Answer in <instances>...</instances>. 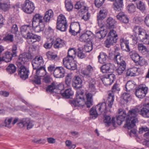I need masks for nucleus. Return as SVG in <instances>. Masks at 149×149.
<instances>
[{"label":"nucleus","instance_id":"obj_1","mask_svg":"<svg viewBox=\"0 0 149 149\" xmlns=\"http://www.w3.org/2000/svg\"><path fill=\"white\" fill-rule=\"evenodd\" d=\"M140 110L137 108L130 110L127 114L125 111L122 109L118 110L119 115L117 117V122L119 125H121L125 118H126L125 127L129 130L131 129L130 132V135L132 134H135L137 132L136 130L133 128L135 126V123L138 122L137 116Z\"/></svg>","mask_w":149,"mask_h":149},{"label":"nucleus","instance_id":"obj_2","mask_svg":"<svg viewBox=\"0 0 149 149\" xmlns=\"http://www.w3.org/2000/svg\"><path fill=\"white\" fill-rule=\"evenodd\" d=\"M133 31L136 36L138 35L137 38L140 41L149 45V35L147 34L144 29L139 26H136L134 28Z\"/></svg>","mask_w":149,"mask_h":149},{"label":"nucleus","instance_id":"obj_3","mask_svg":"<svg viewBox=\"0 0 149 149\" xmlns=\"http://www.w3.org/2000/svg\"><path fill=\"white\" fill-rule=\"evenodd\" d=\"M33 72L35 73L33 82L39 85L41 84V77L47 73L45 67L42 66L37 68H33Z\"/></svg>","mask_w":149,"mask_h":149},{"label":"nucleus","instance_id":"obj_4","mask_svg":"<svg viewBox=\"0 0 149 149\" xmlns=\"http://www.w3.org/2000/svg\"><path fill=\"white\" fill-rule=\"evenodd\" d=\"M76 99L72 101V103L74 106L83 108L86 104L85 102L84 93L81 91H77L76 93Z\"/></svg>","mask_w":149,"mask_h":149},{"label":"nucleus","instance_id":"obj_5","mask_svg":"<svg viewBox=\"0 0 149 149\" xmlns=\"http://www.w3.org/2000/svg\"><path fill=\"white\" fill-rule=\"evenodd\" d=\"M68 27L67 20L65 16L60 14L58 17L56 22L57 29L62 31H66Z\"/></svg>","mask_w":149,"mask_h":149},{"label":"nucleus","instance_id":"obj_6","mask_svg":"<svg viewBox=\"0 0 149 149\" xmlns=\"http://www.w3.org/2000/svg\"><path fill=\"white\" fill-rule=\"evenodd\" d=\"M53 33V30L51 28H49L47 31L46 32V34L48 36L47 38V40L44 44L43 46L46 49L51 48L53 45V42L55 40V37L52 35Z\"/></svg>","mask_w":149,"mask_h":149},{"label":"nucleus","instance_id":"obj_7","mask_svg":"<svg viewBox=\"0 0 149 149\" xmlns=\"http://www.w3.org/2000/svg\"><path fill=\"white\" fill-rule=\"evenodd\" d=\"M120 90V88L118 86V85L117 84H115L112 87V92L109 93L108 96L107 100V103L110 108L112 107L114 100V95L113 92H115L116 91H118Z\"/></svg>","mask_w":149,"mask_h":149},{"label":"nucleus","instance_id":"obj_8","mask_svg":"<svg viewBox=\"0 0 149 149\" xmlns=\"http://www.w3.org/2000/svg\"><path fill=\"white\" fill-rule=\"evenodd\" d=\"M66 57L63 60V63L64 66L71 70H74L77 68V64L74 59Z\"/></svg>","mask_w":149,"mask_h":149},{"label":"nucleus","instance_id":"obj_9","mask_svg":"<svg viewBox=\"0 0 149 149\" xmlns=\"http://www.w3.org/2000/svg\"><path fill=\"white\" fill-rule=\"evenodd\" d=\"M22 9L24 12L29 14L31 13L35 9L34 3L29 0H26L22 5Z\"/></svg>","mask_w":149,"mask_h":149},{"label":"nucleus","instance_id":"obj_10","mask_svg":"<svg viewBox=\"0 0 149 149\" xmlns=\"http://www.w3.org/2000/svg\"><path fill=\"white\" fill-rule=\"evenodd\" d=\"M17 125L21 128L26 127L27 129L29 130L33 126V122L29 118H23L19 121Z\"/></svg>","mask_w":149,"mask_h":149},{"label":"nucleus","instance_id":"obj_11","mask_svg":"<svg viewBox=\"0 0 149 149\" xmlns=\"http://www.w3.org/2000/svg\"><path fill=\"white\" fill-rule=\"evenodd\" d=\"M19 68L18 69V74L20 77L24 80L27 78L28 77L29 70L23 65L17 64Z\"/></svg>","mask_w":149,"mask_h":149},{"label":"nucleus","instance_id":"obj_12","mask_svg":"<svg viewBox=\"0 0 149 149\" xmlns=\"http://www.w3.org/2000/svg\"><path fill=\"white\" fill-rule=\"evenodd\" d=\"M148 88L143 87L142 86H139L136 89L135 94L138 97L142 98L146 95L147 92Z\"/></svg>","mask_w":149,"mask_h":149},{"label":"nucleus","instance_id":"obj_13","mask_svg":"<svg viewBox=\"0 0 149 149\" xmlns=\"http://www.w3.org/2000/svg\"><path fill=\"white\" fill-rule=\"evenodd\" d=\"M107 10L106 9L100 10L97 16V21L99 26L100 28L103 27V25L101 23V21L104 19L106 17Z\"/></svg>","mask_w":149,"mask_h":149},{"label":"nucleus","instance_id":"obj_14","mask_svg":"<svg viewBox=\"0 0 149 149\" xmlns=\"http://www.w3.org/2000/svg\"><path fill=\"white\" fill-rule=\"evenodd\" d=\"M31 58V55L28 53H24L19 55L17 64L23 65L25 62L28 61Z\"/></svg>","mask_w":149,"mask_h":149},{"label":"nucleus","instance_id":"obj_15","mask_svg":"<svg viewBox=\"0 0 149 149\" xmlns=\"http://www.w3.org/2000/svg\"><path fill=\"white\" fill-rule=\"evenodd\" d=\"M80 25L78 22H75L70 25V32L73 35H76L80 32Z\"/></svg>","mask_w":149,"mask_h":149},{"label":"nucleus","instance_id":"obj_16","mask_svg":"<svg viewBox=\"0 0 149 149\" xmlns=\"http://www.w3.org/2000/svg\"><path fill=\"white\" fill-rule=\"evenodd\" d=\"M114 65L111 63H107L102 66L100 68L101 71L103 73H112L114 71Z\"/></svg>","mask_w":149,"mask_h":149},{"label":"nucleus","instance_id":"obj_17","mask_svg":"<svg viewBox=\"0 0 149 149\" xmlns=\"http://www.w3.org/2000/svg\"><path fill=\"white\" fill-rule=\"evenodd\" d=\"M115 79V76L114 74L111 73L108 74L107 76L103 78L102 81L104 85L106 86L111 85Z\"/></svg>","mask_w":149,"mask_h":149},{"label":"nucleus","instance_id":"obj_18","mask_svg":"<svg viewBox=\"0 0 149 149\" xmlns=\"http://www.w3.org/2000/svg\"><path fill=\"white\" fill-rule=\"evenodd\" d=\"M94 72L93 68L90 65H88L85 69L82 70L81 73L84 77L87 78L91 77Z\"/></svg>","mask_w":149,"mask_h":149},{"label":"nucleus","instance_id":"obj_19","mask_svg":"<svg viewBox=\"0 0 149 149\" xmlns=\"http://www.w3.org/2000/svg\"><path fill=\"white\" fill-rule=\"evenodd\" d=\"M44 62L43 58L41 56H37L32 61L33 68H37L43 66Z\"/></svg>","mask_w":149,"mask_h":149},{"label":"nucleus","instance_id":"obj_20","mask_svg":"<svg viewBox=\"0 0 149 149\" xmlns=\"http://www.w3.org/2000/svg\"><path fill=\"white\" fill-rule=\"evenodd\" d=\"M65 71L64 68L62 67H56L53 73L55 77L56 78H61L64 77Z\"/></svg>","mask_w":149,"mask_h":149},{"label":"nucleus","instance_id":"obj_21","mask_svg":"<svg viewBox=\"0 0 149 149\" xmlns=\"http://www.w3.org/2000/svg\"><path fill=\"white\" fill-rule=\"evenodd\" d=\"M136 108L140 110L138 114L139 113L143 117L149 118V103L144 104L143 107L141 110Z\"/></svg>","mask_w":149,"mask_h":149},{"label":"nucleus","instance_id":"obj_22","mask_svg":"<svg viewBox=\"0 0 149 149\" xmlns=\"http://www.w3.org/2000/svg\"><path fill=\"white\" fill-rule=\"evenodd\" d=\"M97 112L100 114L104 115L107 111L106 109V104L105 102L99 103L95 107Z\"/></svg>","mask_w":149,"mask_h":149},{"label":"nucleus","instance_id":"obj_23","mask_svg":"<svg viewBox=\"0 0 149 149\" xmlns=\"http://www.w3.org/2000/svg\"><path fill=\"white\" fill-rule=\"evenodd\" d=\"M92 33L91 31H87L80 36L79 40L82 42H88L90 40V37Z\"/></svg>","mask_w":149,"mask_h":149},{"label":"nucleus","instance_id":"obj_24","mask_svg":"<svg viewBox=\"0 0 149 149\" xmlns=\"http://www.w3.org/2000/svg\"><path fill=\"white\" fill-rule=\"evenodd\" d=\"M120 41L121 49L127 52H130V49L128 41L126 40L123 38H121Z\"/></svg>","mask_w":149,"mask_h":149},{"label":"nucleus","instance_id":"obj_25","mask_svg":"<svg viewBox=\"0 0 149 149\" xmlns=\"http://www.w3.org/2000/svg\"><path fill=\"white\" fill-rule=\"evenodd\" d=\"M23 37L28 39L35 40L36 41L38 42L40 41L41 40V37L40 36L34 34L32 33H31L30 31H28V32H27V33L25 35V36H24Z\"/></svg>","mask_w":149,"mask_h":149},{"label":"nucleus","instance_id":"obj_26","mask_svg":"<svg viewBox=\"0 0 149 149\" xmlns=\"http://www.w3.org/2000/svg\"><path fill=\"white\" fill-rule=\"evenodd\" d=\"M82 84V80L79 76L74 77L72 85L74 88L78 89L81 87Z\"/></svg>","mask_w":149,"mask_h":149},{"label":"nucleus","instance_id":"obj_27","mask_svg":"<svg viewBox=\"0 0 149 149\" xmlns=\"http://www.w3.org/2000/svg\"><path fill=\"white\" fill-rule=\"evenodd\" d=\"M44 22L43 21L42 17L39 14H36L33 17L32 22V26H36V24L44 23Z\"/></svg>","mask_w":149,"mask_h":149},{"label":"nucleus","instance_id":"obj_28","mask_svg":"<svg viewBox=\"0 0 149 149\" xmlns=\"http://www.w3.org/2000/svg\"><path fill=\"white\" fill-rule=\"evenodd\" d=\"M46 91L47 92L51 93L55 92L56 93H58L61 92V91L58 89L57 86L54 83H52L47 87Z\"/></svg>","mask_w":149,"mask_h":149},{"label":"nucleus","instance_id":"obj_29","mask_svg":"<svg viewBox=\"0 0 149 149\" xmlns=\"http://www.w3.org/2000/svg\"><path fill=\"white\" fill-rule=\"evenodd\" d=\"M116 17L117 19L123 23H127L129 22L128 18L123 12H120L118 13Z\"/></svg>","mask_w":149,"mask_h":149},{"label":"nucleus","instance_id":"obj_30","mask_svg":"<svg viewBox=\"0 0 149 149\" xmlns=\"http://www.w3.org/2000/svg\"><path fill=\"white\" fill-rule=\"evenodd\" d=\"M129 55L130 58L136 63H137L141 57L135 50L130 51L129 53Z\"/></svg>","mask_w":149,"mask_h":149},{"label":"nucleus","instance_id":"obj_31","mask_svg":"<svg viewBox=\"0 0 149 149\" xmlns=\"http://www.w3.org/2000/svg\"><path fill=\"white\" fill-rule=\"evenodd\" d=\"M54 15V13L52 10H49L47 11L45 13V15L43 17L44 21L45 22H49L50 19Z\"/></svg>","mask_w":149,"mask_h":149},{"label":"nucleus","instance_id":"obj_32","mask_svg":"<svg viewBox=\"0 0 149 149\" xmlns=\"http://www.w3.org/2000/svg\"><path fill=\"white\" fill-rule=\"evenodd\" d=\"M15 57V56H13L12 53L9 52H7L3 55L1 59V61L8 62H10L12 59L13 57Z\"/></svg>","mask_w":149,"mask_h":149},{"label":"nucleus","instance_id":"obj_33","mask_svg":"<svg viewBox=\"0 0 149 149\" xmlns=\"http://www.w3.org/2000/svg\"><path fill=\"white\" fill-rule=\"evenodd\" d=\"M55 48L58 49L62 47L64 45V41L61 39L57 38L53 42Z\"/></svg>","mask_w":149,"mask_h":149},{"label":"nucleus","instance_id":"obj_34","mask_svg":"<svg viewBox=\"0 0 149 149\" xmlns=\"http://www.w3.org/2000/svg\"><path fill=\"white\" fill-rule=\"evenodd\" d=\"M139 70V69L137 68L136 67L130 68L127 70L126 72V76H135L137 74L138 71Z\"/></svg>","mask_w":149,"mask_h":149},{"label":"nucleus","instance_id":"obj_35","mask_svg":"<svg viewBox=\"0 0 149 149\" xmlns=\"http://www.w3.org/2000/svg\"><path fill=\"white\" fill-rule=\"evenodd\" d=\"M104 117V122L106 124V126H109L111 124H114L115 123V118H112L111 119L110 116H106L104 114L103 115Z\"/></svg>","mask_w":149,"mask_h":149},{"label":"nucleus","instance_id":"obj_36","mask_svg":"<svg viewBox=\"0 0 149 149\" xmlns=\"http://www.w3.org/2000/svg\"><path fill=\"white\" fill-rule=\"evenodd\" d=\"M86 102V104L87 107L89 108L92 105V96L93 95L90 93H86L85 94Z\"/></svg>","mask_w":149,"mask_h":149},{"label":"nucleus","instance_id":"obj_37","mask_svg":"<svg viewBox=\"0 0 149 149\" xmlns=\"http://www.w3.org/2000/svg\"><path fill=\"white\" fill-rule=\"evenodd\" d=\"M117 41V39L113 38L110 36H108L105 42L106 46L107 47H109L111 45H112L114 43Z\"/></svg>","mask_w":149,"mask_h":149},{"label":"nucleus","instance_id":"obj_38","mask_svg":"<svg viewBox=\"0 0 149 149\" xmlns=\"http://www.w3.org/2000/svg\"><path fill=\"white\" fill-rule=\"evenodd\" d=\"M88 79V82L89 83V89L91 91L94 92L95 90V82L94 79L91 77L89 78H87Z\"/></svg>","mask_w":149,"mask_h":149},{"label":"nucleus","instance_id":"obj_39","mask_svg":"<svg viewBox=\"0 0 149 149\" xmlns=\"http://www.w3.org/2000/svg\"><path fill=\"white\" fill-rule=\"evenodd\" d=\"M61 95L63 97L68 98L72 96L73 94V92L70 88H68L66 89L62 93L60 92Z\"/></svg>","mask_w":149,"mask_h":149},{"label":"nucleus","instance_id":"obj_40","mask_svg":"<svg viewBox=\"0 0 149 149\" xmlns=\"http://www.w3.org/2000/svg\"><path fill=\"white\" fill-rule=\"evenodd\" d=\"M123 62V63L118 64V67L116 69L117 72L119 75L122 74L125 69L126 63L125 62Z\"/></svg>","mask_w":149,"mask_h":149},{"label":"nucleus","instance_id":"obj_41","mask_svg":"<svg viewBox=\"0 0 149 149\" xmlns=\"http://www.w3.org/2000/svg\"><path fill=\"white\" fill-rule=\"evenodd\" d=\"M116 21L111 17H109L107 19V25L109 28L114 29L115 28Z\"/></svg>","mask_w":149,"mask_h":149},{"label":"nucleus","instance_id":"obj_42","mask_svg":"<svg viewBox=\"0 0 149 149\" xmlns=\"http://www.w3.org/2000/svg\"><path fill=\"white\" fill-rule=\"evenodd\" d=\"M138 49L139 51L143 55L146 54L148 50L146 47L142 43H138Z\"/></svg>","mask_w":149,"mask_h":149},{"label":"nucleus","instance_id":"obj_43","mask_svg":"<svg viewBox=\"0 0 149 149\" xmlns=\"http://www.w3.org/2000/svg\"><path fill=\"white\" fill-rule=\"evenodd\" d=\"M45 25L44 23H40L36 24V26H32L34 27V30L36 32L39 33L43 31Z\"/></svg>","mask_w":149,"mask_h":149},{"label":"nucleus","instance_id":"obj_44","mask_svg":"<svg viewBox=\"0 0 149 149\" xmlns=\"http://www.w3.org/2000/svg\"><path fill=\"white\" fill-rule=\"evenodd\" d=\"M31 29V27L29 25H25L22 26L20 28L21 33L23 37L28 32L30 31Z\"/></svg>","mask_w":149,"mask_h":149},{"label":"nucleus","instance_id":"obj_45","mask_svg":"<svg viewBox=\"0 0 149 149\" xmlns=\"http://www.w3.org/2000/svg\"><path fill=\"white\" fill-rule=\"evenodd\" d=\"M98 58L99 62L103 64L106 62L108 56L105 53L102 52L100 54Z\"/></svg>","mask_w":149,"mask_h":149},{"label":"nucleus","instance_id":"obj_46","mask_svg":"<svg viewBox=\"0 0 149 149\" xmlns=\"http://www.w3.org/2000/svg\"><path fill=\"white\" fill-rule=\"evenodd\" d=\"M98 113L95 107L92 108L90 111V118L95 119L97 117Z\"/></svg>","mask_w":149,"mask_h":149},{"label":"nucleus","instance_id":"obj_47","mask_svg":"<svg viewBox=\"0 0 149 149\" xmlns=\"http://www.w3.org/2000/svg\"><path fill=\"white\" fill-rule=\"evenodd\" d=\"M76 54V51L74 48L69 49L68 50V55L66 57L74 59Z\"/></svg>","mask_w":149,"mask_h":149},{"label":"nucleus","instance_id":"obj_48","mask_svg":"<svg viewBox=\"0 0 149 149\" xmlns=\"http://www.w3.org/2000/svg\"><path fill=\"white\" fill-rule=\"evenodd\" d=\"M12 117H6L4 120L5 126L8 128H10L12 127Z\"/></svg>","mask_w":149,"mask_h":149},{"label":"nucleus","instance_id":"obj_49","mask_svg":"<svg viewBox=\"0 0 149 149\" xmlns=\"http://www.w3.org/2000/svg\"><path fill=\"white\" fill-rule=\"evenodd\" d=\"M6 70L9 73L11 74L15 72L16 68L14 64H10L7 67Z\"/></svg>","mask_w":149,"mask_h":149},{"label":"nucleus","instance_id":"obj_50","mask_svg":"<svg viewBox=\"0 0 149 149\" xmlns=\"http://www.w3.org/2000/svg\"><path fill=\"white\" fill-rule=\"evenodd\" d=\"M46 55L47 58L50 60L56 61L58 59L57 55L54 54L51 51L48 52L46 53Z\"/></svg>","mask_w":149,"mask_h":149},{"label":"nucleus","instance_id":"obj_51","mask_svg":"<svg viewBox=\"0 0 149 149\" xmlns=\"http://www.w3.org/2000/svg\"><path fill=\"white\" fill-rule=\"evenodd\" d=\"M113 8L116 11H119L121 10L123 5V2H115L113 4Z\"/></svg>","mask_w":149,"mask_h":149},{"label":"nucleus","instance_id":"obj_52","mask_svg":"<svg viewBox=\"0 0 149 149\" xmlns=\"http://www.w3.org/2000/svg\"><path fill=\"white\" fill-rule=\"evenodd\" d=\"M96 37L97 39L101 40L105 37L106 33L104 30L100 31L96 33Z\"/></svg>","mask_w":149,"mask_h":149},{"label":"nucleus","instance_id":"obj_53","mask_svg":"<svg viewBox=\"0 0 149 149\" xmlns=\"http://www.w3.org/2000/svg\"><path fill=\"white\" fill-rule=\"evenodd\" d=\"M134 85L131 81H129L126 84L125 86L126 91H130L134 88Z\"/></svg>","mask_w":149,"mask_h":149},{"label":"nucleus","instance_id":"obj_54","mask_svg":"<svg viewBox=\"0 0 149 149\" xmlns=\"http://www.w3.org/2000/svg\"><path fill=\"white\" fill-rule=\"evenodd\" d=\"M65 3V7L67 10L69 11H71L73 8V6L71 0H66Z\"/></svg>","mask_w":149,"mask_h":149},{"label":"nucleus","instance_id":"obj_55","mask_svg":"<svg viewBox=\"0 0 149 149\" xmlns=\"http://www.w3.org/2000/svg\"><path fill=\"white\" fill-rule=\"evenodd\" d=\"M137 8L142 11H144L146 9V6L144 3L141 1H139L136 3Z\"/></svg>","mask_w":149,"mask_h":149},{"label":"nucleus","instance_id":"obj_56","mask_svg":"<svg viewBox=\"0 0 149 149\" xmlns=\"http://www.w3.org/2000/svg\"><path fill=\"white\" fill-rule=\"evenodd\" d=\"M82 3H81L79 2H77L74 5V8L78 10L81 8L82 9L87 10H88V8L85 6H82Z\"/></svg>","mask_w":149,"mask_h":149},{"label":"nucleus","instance_id":"obj_57","mask_svg":"<svg viewBox=\"0 0 149 149\" xmlns=\"http://www.w3.org/2000/svg\"><path fill=\"white\" fill-rule=\"evenodd\" d=\"M13 36L9 34H6L5 36L3 38V40L6 41L12 42L13 41Z\"/></svg>","mask_w":149,"mask_h":149},{"label":"nucleus","instance_id":"obj_58","mask_svg":"<svg viewBox=\"0 0 149 149\" xmlns=\"http://www.w3.org/2000/svg\"><path fill=\"white\" fill-rule=\"evenodd\" d=\"M114 59L115 61H116L118 64H121L123 63V62H125L122 59V58L120 55V54L117 53L115 55Z\"/></svg>","mask_w":149,"mask_h":149},{"label":"nucleus","instance_id":"obj_59","mask_svg":"<svg viewBox=\"0 0 149 149\" xmlns=\"http://www.w3.org/2000/svg\"><path fill=\"white\" fill-rule=\"evenodd\" d=\"M127 9L129 13H133L135 11L136 7L134 4L130 3L127 7Z\"/></svg>","mask_w":149,"mask_h":149},{"label":"nucleus","instance_id":"obj_60","mask_svg":"<svg viewBox=\"0 0 149 149\" xmlns=\"http://www.w3.org/2000/svg\"><path fill=\"white\" fill-rule=\"evenodd\" d=\"M108 36H110L111 37H113V38L117 39L116 38L118 36L116 31L114 29H112L110 30L109 34Z\"/></svg>","mask_w":149,"mask_h":149},{"label":"nucleus","instance_id":"obj_61","mask_svg":"<svg viewBox=\"0 0 149 149\" xmlns=\"http://www.w3.org/2000/svg\"><path fill=\"white\" fill-rule=\"evenodd\" d=\"M72 78V76L71 74H68L65 77V82L66 84L68 86H70L71 84V82Z\"/></svg>","mask_w":149,"mask_h":149},{"label":"nucleus","instance_id":"obj_62","mask_svg":"<svg viewBox=\"0 0 149 149\" xmlns=\"http://www.w3.org/2000/svg\"><path fill=\"white\" fill-rule=\"evenodd\" d=\"M44 75V77L43 79V81L46 83H49L51 81L52 78L49 75H47L46 74Z\"/></svg>","mask_w":149,"mask_h":149},{"label":"nucleus","instance_id":"obj_63","mask_svg":"<svg viewBox=\"0 0 149 149\" xmlns=\"http://www.w3.org/2000/svg\"><path fill=\"white\" fill-rule=\"evenodd\" d=\"M140 58L139 59V61L137 63H138L140 65L143 66L144 65H147L148 64L146 61L141 56Z\"/></svg>","mask_w":149,"mask_h":149},{"label":"nucleus","instance_id":"obj_64","mask_svg":"<svg viewBox=\"0 0 149 149\" xmlns=\"http://www.w3.org/2000/svg\"><path fill=\"white\" fill-rule=\"evenodd\" d=\"M66 146H67L69 149H74L76 147L75 145H72V142L70 140L66 141L65 142Z\"/></svg>","mask_w":149,"mask_h":149}]
</instances>
